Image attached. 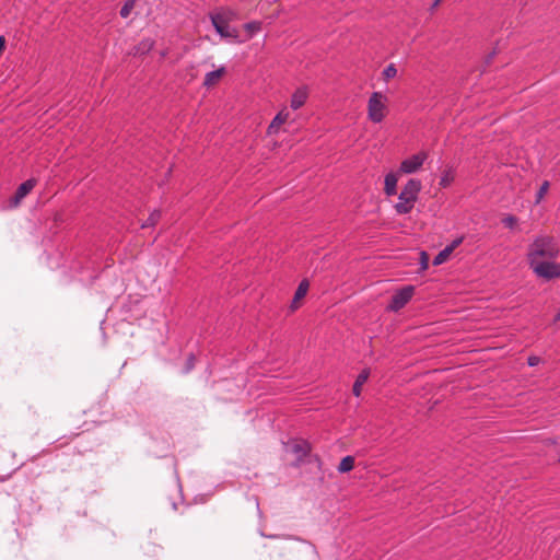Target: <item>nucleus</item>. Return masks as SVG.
<instances>
[{
  "label": "nucleus",
  "mask_w": 560,
  "mask_h": 560,
  "mask_svg": "<svg viewBox=\"0 0 560 560\" xmlns=\"http://www.w3.org/2000/svg\"><path fill=\"white\" fill-rule=\"evenodd\" d=\"M559 248L555 240L550 236H538L530 244L528 249V261L529 265L535 261H541L546 259H555L558 256Z\"/></svg>",
  "instance_id": "obj_1"
},
{
  "label": "nucleus",
  "mask_w": 560,
  "mask_h": 560,
  "mask_svg": "<svg viewBox=\"0 0 560 560\" xmlns=\"http://www.w3.org/2000/svg\"><path fill=\"white\" fill-rule=\"evenodd\" d=\"M420 190L421 182L416 178H410L398 196V202L395 205L396 212L398 214L409 213L415 207Z\"/></svg>",
  "instance_id": "obj_2"
},
{
  "label": "nucleus",
  "mask_w": 560,
  "mask_h": 560,
  "mask_svg": "<svg viewBox=\"0 0 560 560\" xmlns=\"http://www.w3.org/2000/svg\"><path fill=\"white\" fill-rule=\"evenodd\" d=\"M211 23L215 30V32L221 36V38L234 42V43H244L245 39L240 37V33L236 27L230 25V19L225 13H213L210 14Z\"/></svg>",
  "instance_id": "obj_3"
},
{
  "label": "nucleus",
  "mask_w": 560,
  "mask_h": 560,
  "mask_svg": "<svg viewBox=\"0 0 560 560\" xmlns=\"http://www.w3.org/2000/svg\"><path fill=\"white\" fill-rule=\"evenodd\" d=\"M386 97L381 92H373L368 102V117L378 124L385 118Z\"/></svg>",
  "instance_id": "obj_4"
},
{
  "label": "nucleus",
  "mask_w": 560,
  "mask_h": 560,
  "mask_svg": "<svg viewBox=\"0 0 560 560\" xmlns=\"http://www.w3.org/2000/svg\"><path fill=\"white\" fill-rule=\"evenodd\" d=\"M534 272L544 279L551 280L560 277V264L546 259L538 262L530 264Z\"/></svg>",
  "instance_id": "obj_5"
},
{
  "label": "nucleus",
  "mask_w": 560,
  "mask_h": 560,
  "mask_svg": "<svg viewBox=\"0 0 560 560\" xmlns=\"http://www.w3.org/2000/svg\"><path fill=\"white\" fill-rule=\"evenodd\" d=\"M427 160L425 152H419L417 154L411 155L408 159H405L399 166V172L404 174H412L416 173L423 165Z\"/></svg>",
  "instance_id": "obj_6"
},
{
  "label": "nucleus",
  "mask_w": 560,
  "mask_h": 560,
  "mask_svg": "<svg viewBox=\"0 0 560 560\" xmlns=\"http://www.w3.org/2000/svg\"><path fill=\"white\" fill-rule=\"evenodd\" d=\"M413 287H405L398 292H396L390 300L388 308L390 311H399L412 298Z\"/></svg>",
  "instance_id": "obj_7"
},
{
  "label": "nucleus",
  "mask_w": 560,
  "mask_h": 560,
  "mask_svg": "<svg viewBox=\"0 0 560 560\" xmlns=\"http://www.w3.org/2000/svg\"><path fill=\"white\" fill-rule=\"evenodd\" d=\"M285 450L287 452L294 454L296 462L300 463L308 455L311 446L304 440H291L285 444Z\"/></svg>",
  "instance_id": "obj_8"
},
{
  "label": "nucleus",
  "mask_w": 560,
  "mask_h": 560,
  "mask_svg": "<svg viewBox=\"0 0 560 560\" xmlns=\"http://www.w3.org/2000/svg\"><path fill=\"white\" fill-rule=\"evenodd\" d=\"M308 92L306 88H299L291 96L290 106L292 109L296 110L301 108L307 101Z\"/></svg>",
  "instance_id": "obj_9"
},
{
  "label": "nucleus",
  "mask_w": 560,
  "mask_h": 560,
  "mask_svg": "<svg viewBox=\"0 0 560 560\" xmlns=\"http://www.w3.org/2000/svg\"><path fill=\"white\" fill-rule=\"evenodd\" d=\"M290 116V113L287 110V108L281 109L275 118L271 120L269 127H268V133L272 135L278 131L280 126L284 124Z\"/></svg>",
  "instance_id": "obj_10"
},
{
  "label": "nucleus",
  "mask_w": 560,
  "mask_h": 560,
  "mask_svg": "<svg viewBox=\"0 0 560 560\" xmlns=\"http://www.w3.org/2000/svg\"><path fill=\"white\" fill-rule=\"evenodd\" d=\"M398 174L390 172L385 176L384 192L387 196H394L397 192Z\"/></svg>",
  "instance_id": "obj_11"
},
{
  "label": "nucleus",
  "mask_w": 560,
  "mask_h": 560,
  "mask_svg": "<svg viewBox=\"0 0 560 560\" xmlns=\"http://www.w3.org/2000/svg\"><path fill=\"white\" fill-rule=\"evenodd\" d=\"M36 180L31 178L22 183L14 195V201L15 203H19L23 198L26 197V195L35 187Z\"/></svg>",
  "instance_id": "obj_12"
},
{
  "label": "nucleus",
  "mask_w": 560,
  "mask_h": 560,
  "mask_svg": "<svg viewBox=\"0 0 560 560\" xmlns=\"http://www.w3.org/2000/svg\"><path fill=\"white\" fill-rule=\"evenodd\" d=\"M225 73V68L222 66L217 70L210 71L205 75L203 85L210 88L214 85Z\"/></svg>",
  "instance_id": "obj_13"
},
{
  "label": "nucleus",
  "mask_w": 560,
  "mask_h": 560,
  "mask_svg": "<svg viewBox=\"0 0 560 560\" xmlns=\"http://www.w3.org/2000/svg\"><path fill=\"white\" fill-rule=\"evenodd\" d=\"M308 287H310V284H308L307 280H302L300 282V284L294 293V298H293V301L291 304L292 310H295L299 307L298 303L300 300H302L306 295V293L308 291Z\"/></svg>",
  "instance_id": "obj_14"
},
{
  "label": "nucleus",
  "mask_w": 560,
  "mask_h": 560,
  "mask_svg": "<svg viewBox=\"0 0 560 560\" xmlns=\"http://www.w3.org/2000/svg\"><path fill=\"white\" fill-rule=\"evenodd\" d=\"M154 46V40L151 38H143L137 46L133 48L135 56H143L152 50Z\"/></svg>",
  "instance_id": "obj_15"
},
{
  "label": "nucleus",
  "mask_w": 560,
  "mask_h": 560,
  "mask_svg": "<svg viewBox=\"0 0 560 560\" xmlns=\"http://www.w3.org/2000/svg\"><path fill=\"white\" fill-rule=\"evenodd\" d=\"M370 376V371L368 369L362 370L360 374L357 376V380L353 384L352 392L353 395L359 397L361 394V388L364 385V383L368 381Z\"/></svg>",
  "instance_id": "obj_16"
},
{
  "label": "nucleus",
  "mask_w": 560,
  "mask_h": 560,
  "mask_svg": "<svg viewBox=\"0 0 560 560\" xmlns=\"http://www.w3.org/2000/svg\"><path fill=\"white\" fill-rule=\"evenodd\" d=\"M354 467V458L352 456H346L341 459L338 465V471L341 474L352 470Z\"/></svg>",
  "instance_id": "obj_17"
},
{
  "label": "nucleus",
  "mask_w": 560,
  "mask_h": 560,
  "mask_svg": "<svg viewBox=\"0 0 560 560\" xmlns=\"http://www.w3.org/2000/svg\"><path fill=\"white\" fill-rule=\"evenodd\" d=\"M455 175L452 168L445 170L440 178V186L443 188L448 187L454 182Z\"/></svg>",
  "instance_id": "obj_18"
},
{
  "label": "nucleus",
  "mask_w": 560,
  "mask_h": 560,
  "mask_svg": "<svg viewBox=\"0 0 560 560\" xmlns=\"http://www.w3.org/2000/svg\"><path fill=\"white\" fill-rule=\"evenodd\" d=\"M244 30L248 32V36L246 39L250 38L254 34L258 33L261 30V23L258 21H252L245 23L243 25Z\"/></svg>",
  "instance_id": "obj_19"
},
{
  "label": "nucleus",
  "mask_w": 560,
  "mask_h": 560,
  "mask_svg": "<svg viewBox=\"0 0 560 560\" xmlns=\"http://www.w3.org/2000/svg\"><path fill=\"white\" fill-rule=\"evenodd\" d=\"M160 218H161L160 210H153L150 213L149 218L141 224V228L145 229V228L154 226L159 222Z\"/></svg>",
  "instance_id": "obj_20"
},
{
  "label": "nucleus",
  "mask_w": 560,
  "mask_h": 560,
  "mask_svg": "<svg viewBox=\"0 0 560 560\" xmlns=\"http://www.w3.org/2000/svg\"><path fill=\"white\" fill-rule=\"evenodd\" d=\"M136 0H126L124 5L121 7L119 14L121 18L126 19L129 16L131 10L133 9Z\"/></svg>",
  "instance_id": "obj_21"
},
{
  "label": "nucleus",
  "mask_w": 560,
  "mask_h": 560,
  "mask_svg": "<svg viewBox=\"0 0 560 560\" xmlns=\"http://www.w3.org/2000/svg\"><path fill=\"white\" fill-rule=\"evenodd\" d=\"M451 255L447 253V250L442 249L433 259V265L439 266L445 262Z\"/></svg>",
  "instance_id": "obj_22"
},
{
  "label": "nucleus",
  "mask_w": 560,
  "mask_h": 560,
  "mask_svg": "<svg viewBox=\"0 0 560 560\" xmlns=\"http://www.w3.org/2000/svg\"><path fill=\"white\" fill-rule=\"evenodd\" d=\"M396 74L397 69L394 63L388 65L383 71V77L386 81L394 78Z\"/></svg>",
  "instance_id": "obj_23"
},
{
  "label": "nucleus",
  "mask_w": 560,
  "mask_h": 560,
  "mask_svg": "<svg viewBox=\"0 0 560 560\" xmlns=\"http://www.w3.org/2000/svg\"><path fill=\"white\" fill-rule=\"evenodd\" d=\"M548 189H549V182L545 180L540 185V187L537 191L536 202H539L544 198V196L547 194Z\"/></svg>",
  "instance_id": "obj_24"
},
{
  "label": "nucleus",
  "mask_w": 560,
  "mask_h": 560,
  "mask_svg": "<svg viewBox=\"0 0 560 560\" xmlns=\"http://www.w3.org/2000/svg\"><path fill=\"white\" fill-rule=\"evenodd\" d=\"M516 222L517 219L514 215H508L502 220V223L509 229H513Z\"/></svg>",
  "instance_id": "obj_25"
},
{
  "label": "nucleus",
  "mask_w": 560,
  "mask_h": 560,
  "mask_svg": "<svg viewBox=\"0 0 560 560\" xmlns=\"http://www.w3.org/2000/svg\"><path fill=\"white\" fill-rule=\"evenodd\" d=\"M420 265L421 269L425 270L429 267V257L425 252L420 253Z\"/></svg>",
  "instance_id": "obj_26"
},
{
  "label": "nucleus",
  "mask_w": 560,
  "mask_h": 560,
  "mask_svg": "<svg viewBox=\"0 0 560 560\" xmlns=\"http://www.w3.org/2000/svg\"><path fill=\"white\" fill-rule=\"evenodd\" d=\"M195 366V355L194 354H190L188 358H187V361H186V369H185V373H188L190 372Z\"/></svg>",
  "instance_id": "obj_27"
},
{
  "label": "nucleus",
  "mask_w": 560,
  "mask_h": 560,
  "mask_svg": "<svg viewBox=\"0 0 560 560\" xmlns=\"http://www.w3.org/2000/svg\"><path fill=\"white\" fill-rule=\"evenodd\" d=\"M538 363H539V358L538 357L533 355V357L528 358V365L529 366H535Z\"/></svg>",
  "instance_id": "obj_28"
},
{
  "label": "nucleus",
  "mask_w": 560,
  "mask_h": 560,
  "mask_svg": "<svg viewBox=\"0 0 560 560\" xmlns=\"http://www.w3.org/2000/svg\"><path fill=\"white\" fill-rule=\"evenodd\" d=\"M464 241V237L460 236V237H457L455 238L454 241H452L451 245L455 248H457Z\"/></svg>",
  "instance_id": "obj_29"
},
{
  "label": "nucleus",
  "mask_w": 560,
  "mask_h": 560,
  "mask_svg": "<svg viewBox=\"0 0 560 560\" xmlns=\"http://www.w3.org/2000/svg\"><path fill=\"white\" fill-rule=\"evenodd\" d=\"M444 249H445V250H447V253L451 255V254L454 252L455 247H453V246L450 244V245H447Z\"/></svg>",
  "instance_id": "obj_30"
},
{
  "label": "nucleus",
  "mask_w": 560,
  "mask_h": 560,
  "mask_svg": "<svg viewBox=\"0 0 560 560\" xmlns=\"http://www.w3.org/2000/svg\"><path fill=\"white\" fill-rule=\"evenodd\" d=\"M444 249H445V250H447V253L451 255V254L454 252L455 247H453V246L450 244V245H447Z\"/></svg>",
  "instance_id": "obj_31"
},
{
  "label": "nucleus",
  "mask_w": 560,
  "mask_h": 560,
  "mask_svg": "<svg viewBox=\"0 0 560 560\" xmlns=\"http://www.w3.org/2000/svg\"><path fill=\"white\" fill-rule=\"evenodd\" d=\"M441 1H442V0H435V1L432 3L431 9H432V10H433V9H435V8L440 4V2H441Z\"/></svg>",
  "instance_id": "obj_32"
}]
</instances>
